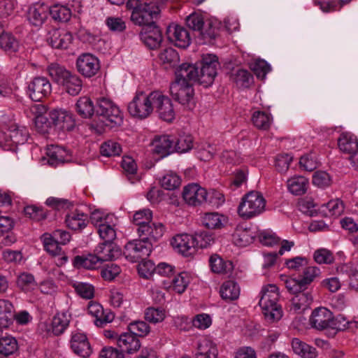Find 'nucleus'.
<instances>
[{
    "label": "nucleus",
    "instance_id": "obj_1",
    "mask_svg": "<svg viewBox=\"0 0 358 358\" xmlns=\"http://www.w3.org/2000/svg\"><path fill=\"white\" fill-rule=\"evenodd\" d=\"M197 69L184 63L176 71V80L170 85V94L173 99L189 110L194 106L193 84L196 83Z\"/></svg>",
    "mask_w": 358,
    "mask_h": 358
},
{
    "label": "nucleus",
    "instance_id": "obj_2",
    "mask_svg": "<svg viewBox=\"0 0 358 358\" xmlns=\"http://www.w3.org/2000/svg\"><path fill=\"white\" fill-rule=\"evenodd\" d=\"M278 288L275 285H268L262 288L259 305L268 323L278 322L282 317L281 306L278 303Z\"/></svg>",
    "mask_w": 358,
    "mask_h": 358
},
{
    "label": "nucleus",
    "instance_id": "obj_3",
    "mask_svg": "<svg viewBox=\"0 0 358 358\" xmlns=\"http://www.w3.org/2000/svg\"><path fill=\"white\" fill-rule=\"evenodd\" d=\"M266 200L262 194L251 191L245 194L238 207V213L245 220L258 216L265 210Z\"/></svg>",
    "mask_w": 358,
    "mask_h": 358
},
{
    "label": "nucleus",
    "instance_id": "obj_4",
    "mask_svg": "<svg viewBox=\"0 0 358 358\" xmlns=\"http://www.w3.org/2000/svg\"><path fill=\"white\" fill-rule=\"evenodd\" d=\"M96 115L110 127L120 126L123 123V114L119 107L110 99L101 97L97 99Z\"/></svg>",
    "mask_w": 358,
    "mask_h": 358
},
{
    "label": "nucleus",
    "instance_id": "obj_5",
    "mask_svg": "<svg viewBox=\"0 0 358 358\" xmlns=\"http://www.w3.org/2000/svg\"><path fill=\"white\" fill-rule=\"evenodd\" d=\"M159 15L158 5L152 2H144L137 10L131 12L130 20L135 25L149 28L156 24Z\"/></svg>",
    "mask_w": 358,
    "mask_h": 358
},
{
    "label": "nucleus",
    "instance_id": "obj_6",
    "mask_svg": "<svg viewBox=\"0 0 358 358\" xmlns=\"http://www.w3.org/2000/svg\"><path fill=\"white\" fill-rule=\"evenodd\" d=\"M197 69L196 67L194 65ZM220 66L218 57L213 54H203L200 61V71H197L196 81L207 87L213 83Z\"/></svg>",
    "mask_w": 358,
    "mask_h": 358
},
{
    "label": "nucleus",
    "instance_id": "obj_7",
    "mask_svg": "<svg viewBox=\"0 0 358 358\" xmlns=\"http://www.w3.org/2000/svg\"><path fill=\"white\" fill-rule=\"evenodd\" d=\"M155 91L146 94L143 92H137L133 100L128 104V111L133 117L145 119L153 111Z\"/></svg>",
    "mask_w": 358,
    "mask_h": 358
},
{
    "label": "nucleus",
    "instance_id": "obj_8",
    "mask_svg": "<svg viewBox=\"0 0 358 358\" xmlns=\"http://www.w3.org/2000/svg\"><path fill=\"white\" fill-rule=\"evenodd\" d=\"M152 244L141 238L127 243L124 246V255L131 262L145 260L150 254Z\"/></svg>",
    "mask_w": 358,
    "mask_h": 358
},
{
    "label": "nucleus",
    "instance_id": "obj_9",
    "mask_svg": "<svg viewBox=\"0 0 358 358\" xmlns=\"http://www.w3.org/2000/svg\"><path fill=\"white\" fill-rule=\"evenodd\" d=\"M320 269L316 266H308L303 271L302 278L299 279L286 278L285 285L289 292H297L308 289L315 278L320 275Z\"/></svg>",
    "mask_w": 358,
    "mask_h": 358
},
{
    "label": "nucleus",
    "instance_id": "obj_10",
    "mask_svg": "<svg viewBox=\"0 0 358 358\" xmlns=\"http://www.w3.org/2000/svg\"><path fill=\"white\" fill-rule=\"evenodd\" d=\"M76 69L85 78H92L100 69L99 59L90 53H83L76 59Z\"/></svg>",
    "mask_w": 358,
    "mask_h": 358
},
{
    "label": "nucleus",
    "instance_id": "obj_11",
    "mask_svg": "<svg viewBox=\"0 0 358 358\" xmlns=\"http://www.w3.org/2000/svg\"><path fill=\"white\" fill-rule=\"evenodd\" d=\"M154 98L153 110L155 109L158 117L165 122H172L175 118V110L171 99L159 91H155Z\"/></svg>",
    "mask_w": 358,
    "mask_h": 358
},
{
    "label": "nucleus",
    "instance_id": "obj_12",
    "mask_svg": "<svg viewBox=\"0 0 358 358\" xmlns=\"http://www.w3.org/2000/svg\"><path fill=\"white\" fill-rule=\"evenodd\" d=\"M52 92V85L49 80L43 76L35 77L28 85L29 97L34 101H41Z\"/></svg>",
    "mask_w": 358,
    "mask_h": 358
},
{
    "label": "nucleus",
    "instance_id": "obj_13",
    "mask_svg": "<svg viewBox=\"0 0 358 358\" xmlns=\"http://www.w3.org/2000/svg\"><path fill=\"white\" fill-rule=\"evenodd\" d=\"M182 197L188 205L196 206L205 203L208 192L199 185L191 183L184 187Z\"/></svg>",
    "mask_w": 358,
    "mask_h": 358
},
{
    "label": "nucleus",
    "instance_id": "obj_14",
    "mask_svg": "<svg viewBox=\"0 0 358 358\" xmlns=\"http://www.w3.org/2000/svg\"><path fill=\"white\" fill-rule=\"evenodd\" d=\"M52 124L62 131H71L76 126L73 114L64 109H55L49 113Z\"/></svg>",
    "mask_w": 358,
    "mask_h": 358
},
{
    "label": "nucleus",
    "instance_id": "obj_15",
    "mask_svg": "<svg viewBox=\"0 0 358 358\" xmlns=\"http://www.w3.org/2000/svg\"><path fill=\"white\" fill-rule=\"evenodd\" d=\"M171 244L179 253L188 257L196 252L197 242L193 236L185 234L174 236Z\"/></svg>",
    "mask_w": 358,
    "mask_h": 358
},
{
    "label": "nucleus",
    "instance_id": "obj_16",
    "mask_svg": "<svg viewBox=\"0 0 358 358\" xmlns=\"http://www.w3.org/2000/svg\"><path fill=\"white\" fill-rule=\"evenodd\" d=\"M70 347L76 355L83 358L89 357L92 352V347L87 336L82 332H72Z\"/></svg>",
    "mask_w": 358,
    "mask_h": 358
},
{
    "label": "nucleus",
    "instance_id": "obj_17",
    "mask_svg": "<svg viewBox=\"0 0 358 358\" xmlns=\"http://www.w3.org/2000/svg\"><path fill=\"white\" fill-rule=\"evenodd\" d=\"M166 36L171 43L180 48H185L190 44V36L187 30L177 24H171L167 27Z\"/></svg>",
    "mask_w": 358,
    "mask_h": 358
},
{
    "label": "nucleus",
    "instance_id": "obj_18",
    "mask_svg": "<svg viewBox=\"0 0 358 358\" xmlns=\"http://www.w3.org/2000/svg\"><path fill=\"white\" fill-rule=\"evenodd\" d=\"M136 231L141 238L152 243V241H156L162 237L165 231V227L161 222L150 221L147 224L138 227Z\"/></svg>",
    "mask_w": 358,
    "mask_h": 358
},
{
    "label": "nucleus",
    "instance_id": "obj_19",
    "mask_svg": "<svg viewBox=\"0 0 358 358\" xmlns=\"http://www.w3.org/2000/svg\"><path fill=\"white\" fill-rule=\"evenodd\" d=\"M66 227L76 232H80L85 229L89 224V216L80 210H71L65 216Z\"/></svg>",
    "mask_w": 358,
    "mask_h": 358
},
{
    "label": "nucleus",
    "instance_id": "obj_20",
    "mask_svg": "<svg viewBox=\"0 0 358 358\" xmlns=\"http://www.w3.org/2000/svg\"><path fill=\"white\" fill-rule=\"evenodd\" d=\"M72 40V35L64 30L52 29L48 33L47 41L54 48L67 49Z\"/></svg>",
    "mask_w": 358,
    "mask_h": 358
},
{
    "label": "nucleus",
    "instance_id": "obj_21",
    "mask_svg": "<svg viewBox=\"0 0 358 358\" xmlns=\"http://www.w3.org/2000/svg\"><path fill=\"white\" fill-rule=\"evenodd\" d=\"M332 319V313L324 307L315 308L310 317V323L312 327L317 330L329 329L331 320Z\"/></svg>",
    "mask_w": 358,
    "mask_h": 358
},
{
    "label": "nucleus",
    "instance_id": "obj_22",
    "mask_svg": "<svg viewBox=\"0 0 358 358\" xmlns=\"http://www.w3.org/2000/svg\"><path fill=\"white\" fill-rule=\"evenodd\" d=\"M140 38L150 49H156L162 41V35L159 28L155 24L149 28H143L140 33Z\"/></svg>",
    "mask_w": 358,
    "mask_h": 358
},
{
    "label": "nucleus",
    "instance_id": "obj_23",
    "mask_svg": "<svg viewBox=\"0 0 358 358\" xmlns=\"http://www.w3.org/2000/svg\"><path fill=\"white\" fill-rule=\"evenodd\" d=\"M175 136L170 135H162L155 137L152 142L154 152L164 157L175 152L174 144Z\"/></svg>",
    "mask_w": 358,
    "mask_h": 358
},
{
    "label": "nucleus",
    "instance_id": "obj_24",
    "mask_svg": "<svg viewBox=\"0 0 358 358\" xmlns=\"http://www.w3.org/2000/svg\"><path fill=\"white\" fill-rule=\"evenodd\" d=\"M59 243L51 234H45L43 236V245L45 250L53 257H58L55 262L57 266H62L67 262L68 257L62 250Z\"/></svg>",
    "mask_w": 358,
    "mask_h": 358
},
{
    "label": "nucleus",
    "instance_id": "obj_25",
    "mask_svg": "<svg viewBox=\"0 0 358 358\" xmlns=\"http://www.w3.org/2000/svg\"><path fill=\"white\" fill-rule=\"evenodd\" d=\"M94 253L100 262L112 261L120 255V250L114 243H101L94 249Z\"/></svg>",
    "mask_w": 358,
    "mask_h": 358
},
{
    "label": "nucleus",
    "instance_id": "obj_26",
    "mask_svg": "<svg viewBox=\"0 0 358 358\" xmlns=\"http://www.w3.org/2000/svg\"><path fill=\"white\" fill-rule=\"evenodd\" d=\"M218 350L215 343L208 338L200 339L194 353L195 358H217Z\"/></svg>",
    "mask_w": 358,
    "mask_h": 358
},
{
    "label": "nucleus",
    "instance_id": "obj_27",
    "mask_svg": "<svg viewBox=\"0 0 358 358\" xmlns=\"http://www.w3.org/2000/svg\"><path fill=\"white\" fill-rule=\"evenodd\" d=\"M338 275L348 278V284L352 289L358 291V268L352 263L342 264L336 268Z\"/></svg>",
    "mask_w": 358,
    "mask_h": 358
},
{
    "label": "nucleus",
    "instance_id": "obj_28",
    "mask_svg": "<svg viewBox=\"0 0 358 358\" xmlns=\"http://www.w3.org/2000/svg\"><path fill=\"white\" fill-rule=\"evenodd\" d=\"M48 163L52 166H57L70 161L69 152L64 148L58 145H50L48 148Z\"/></svg>",
    "mask_w": 358,
    "mask_h": 358
},
{
    "label": "nucleus",
    "instance_id": "obj_29",
    "mask_svg": "<svg viewBox=\"0 0 358 358\" xmlns=\"http://www.w3.org/2000/svg\"><path fill=\"white\" fill-rule=\"evenodd\" d=\"M117 345L120 350L128 354H132L140 349L141 343L138 338L130 332L120 334L117 339Z\"/></svg>",
    "mask_w": 358,
    "mask_h": 358
},
{
    "label": "nucleus",
    "instance_id": "obj_30",
    "mask_svg": "<svg viewBox=\"0 0 358 358\" xmlns=\"http://www.w3.org/2000/svg\"><path fill=\"white\" fill-rule=\"evenodd\" d=\"M189 283L188 274L182 272L176 275H173L170 279L163 281V285L166 289H172L178 294L183 293Z\"/></svg>",
    "mask_w": 358,
    "mask_h": 358
},
{
    "label": "nucleus",
    "instance_id": "obj_31",
    "mask_svg": "<svg viewBox=\"0 0 358 358\" xmlns=\"http://www.w3.org/2000/svg\"><path fill=\"white\" fill-rule=\"evenodd\" d=\"M48 16V7L43 4L37 3L29 7L27 17L34 26H41Z\"/></svg>",
    "mask_w": 358,
    "mask_h": 358
},
{
    "label": "nucleus",
    "instance_id": "obj_32",
    "mask_svg": "<svg viewBox=\"0 0 358 358\" xmlns=\"http://www.w3.org/2000/svg\"><path fill=\"white\" fill-rule=\"evenodd\" d=\"M338 145L341 152L350 155L358 150V140L354 134L343 132L338 138Z\"/></svg>",
    "mask_w": 358,
    "mask_h": 358
},
{
    "label": "nucleus",
    "instance_id": "obj_33",
    "mask_svg": "<svg viewBox=\"0 0 358 358\" xmlns=\"http://www.w3.org/2000/svg\"><path fill=\"white\" fill-rule=\"evenodd\" d=\"M289 293L294 295L291 301L292 308L296 312H303L305 310L308 308L313 301V296L307 289Z\"/></svg>",
    "mask_w": 358,
    "mask_h": 358
},
{
    "label": "nucleus",
    "instance_id": "obj_34",
    "mask_svg": "<svg viewBox=\"0 0 358 358\" xmlns=\"http://www.w3.org/2000/svg\"><path fill=\"white\" fill-rule=\"evenodd\" d=\"M15 310L11 302L0 299V329H6L13 324Z\"/></svg>",
    "mask_w": 358,
    "mask_h": 358
},
{
    "label": "nucleus",
    "instance_id": "obj_35",
    "mask_svg": "<svg viewBox=\"0 0 358 358\" xmlns=\"http://www.w3.org/2000/svg\"><path fill=\"white\" fill-rule=\"evenodd\" d=\"M72 264L75 268L90 270L97 269L102 264L94 253L87 255H77L74 257Z\"/></svg>",
    "mask_w": 358,
    "mask_h": 358
},
{
    "label": "nucleus",
    "instance_id": "obj_36",
    "mask_svg": "<svg viewBox=\"0 0 358 358\" xmlns=\"http://www.w3.org/2000/svg\"><path fill=\"white\" fill-rule=\"evenodd\" d=\"M209 265L211 271L215 273L229 274L234 269V265L231 261L224 260L216 254L210 257Z\"/></svg>",
    "mask_w": 358,
    "mask_h": 358
},
{
    "label": "nucleus",
    "instance_id": "obj_37",
    "mask_svg": "<svg viewBox=\"0 0 358 358\" xmlns=\"http://www.w3.org/2000/svg\"><path fill=\"white\" fill-rule=\"evenodd\" d=\"M29 132L25 127L11 125L6 134V141L14 145H23L27 141Z\"/></svg>",
    "mask_w": 358,
    "mask_h": 358
},
{
    "label": "nucleus",
    "instance_id": "obj_38",
    "mask_svg": "<svg viewBox=\"0 0 358 358\" xmlns=\"http://www.w3.org/2000/svg\"><path fill=\"white\" fill-rule=\"evenodd\" d=\"M292 348L294 352L302 358H315L317 355L315 348L308 345L297 338L292 339Z\"/></svg>",
    "mask_w": 358,
    "mask_h": 358
},
{
    "label": "nucleus",
    "instance_id": "obj_39",
    "mask_svg": "<svg viewBox=\"0 0 358 358\" xmlns=\"http://www.w3.org/2000/svg\"><path fill=\"white\" fill-rule=\"evenodd\" d=\"M18 343L15 338L6 335L0 337V357H8L17 353Z\"/></svg>",
    "mask_w": 358,
    "mask_h": 358
},
{
    "label": "nucleus",
    "instance_id": "obj_40",
    "mask_svg": "<svg viewBox=\"0 0 358 358\" xmlns=\"http://www.w3.org/2000/svg\"><path fill=\"white\" fill-rule=\"evenodd\" d=\"M61 85L69 94L76 96L82 90L83 82L78 76L70 72Z\"/></svg>",
    "mask_w": 358,
    "mask_h": 358
},
{
    "label": "nucleus",
    "instance_id": "obj_41",
    "mask_svg": "<svg viewBox=\"0 0 358 358\" xmlns=\"http://www.w3.org/2000/svg\"><path fill=\"white\" fill-rule=\"evenodd\" d=\"M287 184L290 193L294 195H302L307 190L308 180L303 176H296L289 178Z\"/></svg>",
    "mask_w": 358,
    "mask_h": 358
},
{
    "label": "nucleus",
    "instance_id": "obj_42",
    "mask_svg": "<svg viewBox=\"0 0 358 358\" xmlns=\"http://www.w3.org/2000/svg\"><path fill=\"white\" fill-rule=\"evenodd\" d=\"M233 242L239 247H245L253 241L254 236L250 229L238 226L233 235Z\"/></svg>",
    "mask_w": 358,
    "mask_h": 358
},
{
    "label": "nucleus",
    "instance_id": "obj_43",
    "mask_svg": "<svg viewBox=\"0 0 358 358\" xmlns=\"http://www.w3.org/2000/svg\"><path fill=\"white\" fill-rule=\"evenodd\" d=\"M0 47L6 52L15 53L19 50L20 43L11 33L3 31L0 34Z\"/></svg>",
    "mask_w": 358,
    "mask_h": 358
},
{
    "label": "nucleus",
    "instance_id": "obj_44",
    "mask_svg": "<svg viewBox=\"0 0 358 358\" xmlns=\"http://www.w3.org/2000/svg\"><path fill=\"white\" fill-rule=\"evenodd\" d=\"M202 222L208 229H221L227 222V217L218 213H207L203 215Z\"/></svg>",
    "mask_w": 358,
    "mask_h": 358
},
{
    "label": "nucleus",
    "instance_id": "obj_45",
    "mask_svg": "<svg viewBox=\"0 0 358 358\" xmlns=\"http://www.w3.org/2000/svg\"><path fill=\"white\" fill-rule=\"evenodd\" d=\"M220 293L223 299L234 301L237 299L240 295V287L236 282L228 280L222 285Z\"/></svg>",
    "mask_w": 358,
    "mask_h": 358
},
{
    "label": "nucleus",
    "instance_id": "obj_46",
    "mask_svg": "<svg viewBox=\"0 0 358 358\" xmlns=\"http://www.w3.org/2000/svg\"><path fill=\"white\" fill-rule=\"evenodd\" d=\"M46 71L52 80L59 85H62L64 83V80L70 73L64 66L55 62L48 64Z\"/></svg>",
    "mask_w": 358,
    "mask_h": 358
},
{
    "label": "nucleus",
    "instance_id": "obj_47",
    "mask_svg": "<svg viewBox=\"0 0 358 358\" xmlns=\"http://www.w3.org/2000/svg\"><path fill=\"white\" fill-rule=\"evenodd\" d=\"M76 108L78 113L84 118L91 117L96 114V106L93 105L92 100L87 96L80 97Z\"/></svg>",
    "mask_w": 358,
    "mask_h": 358
},
{
    "label": "nucleus",
    "instance_id": "obj_48",
    "mask_svg": "<svg viewBox=\"0 0 358 358\" xmlns=\"http://www.w3.org/2000/svg\"><path fill=\"white\" fill-rule=\"evenodd\" d=\"M329 328L336 329L338 331H344L345 329L353 330L354 329L357 328V322L349 320L345 316L341 314H339L336 317L332 315Z\"/></svg>",
    "mask_w": 358,
    "mask_h": 358
},
{
    "label": "nucleus",
    "instance_id": "obj_49",
    "mask_svg": "<svg viewBox=\"0 0 358 358\" xmlns=\"http://www.w3.org/2000/svg\"><path fill=\"white\" fill-rule=\"evenodd\" d=\"M48 14L55 20L67 22L71 18V11L67 6L57 3L48 8Z\"/></svg>",
    "mask_w": 358,
    "mask_h": 358
},
{
    "label": "nucleus",
    "instance_id": "obj_50",
    "mask_svg": "<svg viewBox=\"0 0 358 358\" xmlns=\"http://www.w3.org/2000/svg\"><path fill=\"white\" fill-rule=\"evenodd\" d=\"M320 210L326 217L338 216L343 212L344 207L341 200L334 199L322 204Z\"/></svg>",
    "mask_w": 358,
    "mask_h": 358
},
{
    "label": "nucleus",
    "instance_id": "obj_51",
    "mask_svg": "<svg viewBox=\"0 0 358 358\" xmlns=\"http://www.w3.org/2000/svg\"><path fill=\"white\" fill-rule=\"evenodd\" d=\"M69 324V320L65 313H59L55 315L52 320L50 329L54 335L62 334Z\"/></svg>",
    "mask_w": 358,
    "mask_h": 358
},
{
    "label": "nucleus",
    "instance_id": "obj_52",
    "mask_svg": "<svg viewBox=\"0 0 358 358\" xmlns=\"http://www.w3.org/2000/svg\"><path fill=\"white\" fill-rule=\"evenodd\" d=\"M173 146L176 152H187L193 148V138L189 134H180L178 138L175 137Z\"/></svg>",
    "mask_w": 358,
    "mask_h": 358
},
{
    "label": "nucleus",
    "instance_id": "obj_53",
    "mask_svg": "<svg viewBox=\"0 0 358 358\" xmlns=\"http://www.w3.org/2000/svg\"><path fill=\"white\" fill-rule=\"evenodd\" d=\"M351 0H314V4L326 13L338 10Z\"/></svg>",
    "mask_w": 358,
    "mask_h": 358
},
{
    "label": "nucleus",
    "instance_id": "obj_54",
    "mask_svg": "<svg viewBox=\"0 0 358 358\" xmlns=\"http://www.w3.org/2000/svg\"><path fill=\"white\" fill-rule=\"evenodd\" d=\"M128 330L136 337H144L150 333V327L145 321L135 320L129 324Z\"/></svg>",
    "mask_w": 358,
    "mask_h": 358
},
{
    "label": "nucleus",
    "instance_id": "obj_55",
    "mask_svg": "<svg viewBox=\"0 0 358 358\" xmlns=\"http://www.w3.org/2000/svg\"><path fill=\"white\" fill-rule=\"evenodd\" d=\"M100 152L105 157L118 156L122 152V147L119 143L108 140L101 144Z\"/></svg>",
    "mask_w": 358,
    "mask_h": 358
},
{
    "label": "nucleus",
    "instance_id": "obj_56",
    "mask_svg": "<svg viewBox=\"0 0 358 358\" xmlns=\"http://www.w3.org/2000/svg\"><path fill=\"white\" fill-rule=\"evenodd\" d=\"M72 287L76 294L83 299H91L94 296V287L90 283L75 282L72 284Z\"/></svg>",
    "mask_w": 358,
    "mask_h": 358
},
{
    "label": "nucleus",
    "instance_id": "obj_57",
    "mask_svg": "<svg viewBox=\"0 0 358 358\" xmlns=\"http://www.w3.org/2000/svg\"><path fill=\"white\" fill-rule=\"evenodd\" d=\"M159 58L163 64L170 67H175L180 60L178 52L172 48H166L162 51L159 54Z\"/></svg>",
    "mask_w": 358,
    "mask_h": 358
},
{
    "label": "nucleus",
    "instance_id": "obj_58",
    "mask_svg": "<svg viewBox=\"0 0 358 358\" xmlns=\"http://www.w3.org/2000/svg\"><path fill=\"white\" fill-rule=\"evenodd\" d=\"M252 120L257 128L266 130L271 124L272 117L265 112L255 111L252 115Z\"/></svg>",
    "mask_w": 358,
    "mask_h": 358
},
{
    "label": "nucleus",
    "instance_id": "obj_59",
    "mask_svg": "<svg viewBox=\"0 0 358 358\" xmlns=\"http://www.w3.org/2000/svg\"><path fill=\"white\" fill-rule=\"evenodd\" d=\"M165 317V311L162 308L149 307L145 310V320L152 324L162 322Z\"/></svg>",
    "mask_w": 358,
    "mask_h": 358
},
{
    "label": "nucleus",
    "instance_id": "obj_60",
    "mask_svg": "<svg viewBox=\"0 0 358 358\" xmlns=\"http://www.w3.org/2000/svg\"><path fill=\"white\" fill-rule=\"evenodd\" d=\"M219 29L217 27V23L216 22H213V21L208 20L206 21L205 24L203 29L201 30L200 34L202 35L203 38L205 40H208V42H210L211 40H213L218 35Z\"/></svg>",
    "mask_w": 358,
    "mask_h": 358
},
{
    "label": "nucleus",
    "instance_id": "obj_61",
    "mask_svg": "<svg viewBox=\"0 0 358 358\" xmlns=\"http://www.w3.org/2000/svg\"><path fill=\"white\" fill-rule=\"evenodd\" d=\"M231 78L237 85L245 87L249 86L252 80V74L248 71L243 69H237L232 73Z\"/></svg>",
    "mask_w": 358,
    "mask_h": 358
},
{
    "label": "nucleus",
    "instance_id": "obj_62",
    "mask_svg": "<svg viewBox=\"0 0 358 358\" xmlns=\"http://www.w3.org/2000/svg\"><path fill=\"white\" fill-rule=\"evenodd\" d=\"M160 182L164 189L173 190L180 185L181 179L177 174L171 172L164 176Z\"/></svg>",
    "mask_w": 358,
    "mask_h": 358
},
{
    "label": "nucleus",
    "instance_id": "obj_63",
    "mask_svg": "<svg viewBox=\"0 0 358 358\" xmlns=\"http://www.w3.org/2000/svg\"><path fill=\"white\" fill-rule=\"evenodd\" d=\"M152 213L148 208H143L136 211L133 216V223L140 227L145 225L152 220Z\"/></svg>",
    "mask_w": 358,
    "mask_h": 358
},
{
    "label": "nucleus",
    "instance_id": "obj_64",
    "mask_svg": "<svg viewBox=\"0 0 358 358\" xmlns=\"http://www.w3.org/2000/svg\"><path fill=\"white\" fill-rule=\"evenodd\" d=\"M205 22L206 21H204L203 16L199 13H194L186 17L187 26L194 31H199L200 32Z\"/></svg>",
    "mask_w": 358,
    "mask_h": 358
}]
</instances>
